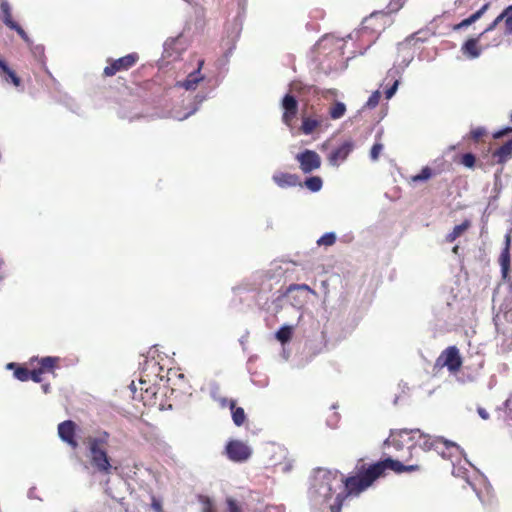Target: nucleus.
<instances>
[{
  "label": "nucleus",
  "instance_id": "393cba45",
  "mask_svg": "<svg viewBox=\"0 0 512 512\" xmlns=\"http://www.w3.org/2000/svg\"><path fill=\"white\" fill-rule=\"evenodd\" d=\"M398 77H399V71L397 69H390L388 71L386 79L391 78L393 80V84L385 91L386 99H391L395 95V93L398 89V86H399Z\"/></svg>",
  "mask_w": 512,
  "mask_h": 512
},
{
  "label": "nucleus",
  "instance_id": "7c9ffc66",
  "mask_svg": "<svg viewBox=\"0 0 512 512\" xmlns=\"http://www.w3.org/2000/svg\"><path fill=\"white\" fill-rule=\"evenodd\" d=\"M292 330L293 327L289 325L282 326L277 332H276V339L280 341L282 344L288 342L291 339L292 336Z\"/></svg>",
  "mask_w": 512,
  "mask_h": 512
},
{
  "label": "nucleus",
  "instance_id": "aec40b11",
  "mask_svg": "<svg viewBox=\"0 0 512 512\" xmlns=\"http://www.w3.org/2000/svg\"><path fill=\"white\" fill-rule=\"evenodd\" d=\"M205 99H206V96L203 94L195 95L191 104H189V106L186 108L187 112L181 113L179 111H174L173 115H172L173 118H175L179 121H183V120L187 119L189 116L194 114L199 109V106L202 104V102Z\"/></svg>",
  "mask_w": 512,
  "mask_h": 512
},
{
  "label": "nucleus",
  "instance_id": "7ed1b4c3",
  "mask_svg": "<svg viewBox=\"0 0 512 512\" xmlns=\"http://www.w3.org/2000/svg\"><path fill=\"white\" fill-rule=\"evenodd\" d=\"M110 435L106 431L88 436L85 440L90 465L101 475H111L117 470L114 460L108 455Z\"/></svg>",
  "mask_w": 512,
  "mask_h": 512
},
{
  "label": "nucleus",
  "instance_id": "680f3d73",
  "mask_svg": "<svg viewBox=\"0 0 512 512\" xmlns=\"http://www.w3.org/2000/svg\"><path fill=\"white\" fill-rule=\"evenodd\" d=\"M463 22V25H465L466 27L470 26L471 24H473V22L470 20V18H466L464 20H462Z\"/></svg>",
  "mask_w": 512,
  "mask_h": 512
},
{
  "label": "nucleus",
  "instance_id": "a878e982",
  "mask_svg": "<svg viewBox=\"0 0 512 512\" xmlns=\"http://www.w3.org/2000/svg\"><path fill=\"white\" fill-rule=\"evenodd\" d=\"M470 227V221L465 220L463 223L456 225L453 230L447 234L446 241L449 243L454 242L458 237H460L468 228Z\"/></svg>",
  "mask_w": 512,
  "mask_h": 512
},
{
  "label": "nucleus",
  "instance_id": "f03ea898",
  "mask_svg": "<svg viewBox=\"0 0 512 512\" xmlns=\"http://www.w3.org/2000/svg\"><path fill=\"white\" fill-rule=\"evenodd\" d=\"M384 445H393L398 450L404 446L411 448L414 445H418L426 451L435 450L443 458L464 455V451L456 443L441 437L431 438L419 429L392 431L390 437L384 441Z\"/></svg>",
  "mask_w": 512,
  "mask_h": 512
},
{
  "label": "nucleus",
  "instance_id": "49530a36",
  "mask_svg": "<svg viewBox=\"0 0 512 512\" xmlns=\"http://www.w3.org/2000/svg\"><path fill=\"white\" fill-rule=\"evenodd\" d=\"M485 133H486L485 128H483V127H477V128H475V129L471 130V132H470V137H471L473 140L477 141V140H479L482 136H484V135H485Z\"/></svg>",
  "mask_w": 512,
  "mask_h": 512
},
{
  "label": "nucleus",
  "instance_id": "58836bf2",
  "mask_svg": "<svg viewBox=\"0 0 512 512\" xmlns=\"http://www.w3.org/2000/svg\"><path fill=\"white\" fill-rule=\"evenodd\" d=\"M432 176V170L429 167H424L421 172L412 177L414 182L426 181Z\"/></svg>",
  "mask_w": 512,
  "mask_h": 512
},
{
  "label": "nucleus",
  "instance_id": "39448f33",
  "mask_svg": "<svg viewBox=\"0 0 512 512\" xmlns=\"http://www.w3.org/2000/svg\"><path fill=\"white\" fill-rule=\"evenodd\" d=\"M452 474L455 477L465 479L467 484L476 493L481 503L485 504L488 501L491 487L487 481V478L482 473L476 470L477 476L474 479H471L468 476V470L465 466L461 465V463H453Z\"/></svg>",
  "mask_w": 512,
  "mask_h": 512
},
{
  "label": "nucleus",
  "instance_id": "052dcab7",
  "mask_svg": "<svg viewBox=\"0 0 512 512\" xmlns=\"http://www.w3.org/2000/svg\"><path fill=\"white\" fill-rule=\"evenodd\" d=\"M16 367H19V366L16 363H13V362L8 363L7 366H6V368L8 370H14V371H15Z\"/></svg>",
  "mask_w": 512,
  "mask_h": 512
},
{
  "label": "nucleus",
  "instance_id": "e433bc0d",
  "mask_svg": "<svg viewBox=\"0 0 512 512\" xmlns=\"http://www.w3.org/2000/svg\"><path fill=\"white\" fill-rule=\"evenodd\" d=\"M59 358L46 356L40 359V369L43 371H48L54 368L55 364L58 362Z\"/></svg>",
  "mask_w": 512,
  "mask_h": 512
},
{
  "label": "nucleus",
  "instance_id": "ea45409f",
  "mask_svg": "<svg viewBox=\"0 0 512 512\" xmlns=\"http://www.w3.org/2000/svg\"><path fill=\"white\" fill-rule=\"evenodd\" d=\"M380 96L381 94L378 90L374 91L368 98L365 106L368 108H375L379 103Z\"/></svg>",
  "mask_w": 512,
  "mask_h": 512
},
{
  "label": "nucleus",
  "instance_id": "a211bd4d",
  "mask_svg": "<svg viewBox=\"0 0 512 512\" xmlns=\"http://www.w3.org/2000/svg\"><path fill=\"white\" fill-rule=\"evenodd\" d=\"M373 465L378 466L376 471H377L379 478L385 474V471L387 469L393 470L394 472L401 474V473H403V468H404V464H402L400 461L394 460L392 458H386L384 460L374 463Z\"/></svg>",
  "mask_w": 512,
  "mask_h": 512
},
{
  "label": "nucleus",
  "instance_id": "37998d69",
  "mask_svg": "<svg viewBox=\"0 0 512 512\" xmlns=\"http://www.w3.org/2000/svg\"><path fill=\"white\" fill-rule=\"evenodd\" d=\"M12 30L16 31L17 34L28 44V45H31L32 44V41L31 39L29 38V36L27 35V33L22 29V27L17 23L16 25H14L12 28Z\"/></svg>",
  "mask_w": 512,
  "mask_h": 512
},
{
  "label": "nucleus",
  "instance_id": "e2e57ef3",
  "mask_svg": "<svg viewBox=\"0 0 512 512\" xmlns=\"http://www.w3.org/2000/svg\"><path fill=\"white\" fill-rule=\"evenodd\" d=\"M42 390H43L44 393H49L50 385L49 384L42 385Z\"/></svg>",
  "mask_w": 512,
  "mask_h": 512
},
{
  "label": "nucleus",
  "instance_id": "b1692460",
  "mask_svg": "<svg viewBox=\"0 0 512 512\" xmlns=\"http://www.w3.org/2000/svg\"><path fill=\"white\" fill-rule=\"evenodd\" d=\"M0 9L2 12V21L10 29L17 24L12 19V8L7 0H2L0 3Z\"/></svg>",
  "mask_w": 512,
  "mask_h": 512
},
{
  "label": "nucleus",
  "instance_id": "3c124183",
  "mask_svg": "<svg viewBox=\"0 0 512 512\" xmlns=\"http://www.w3.org/2000/svg\"><path fill=\"white\" fill-rule=\"evenodd\" d=\"M228 512H240V509L235 500L229 498L227 500Z\"/></svg>",
  "mask_w": 512,
  "mask_h": 512
},
{
  "label": "nucleus",
  "instance_id": "f8f14e48",
  "mask_svg": "<svg viewBox=\"0 0 512 512\" xmlns=\"http://www.w3.org/2000/svg\"><path fill=\"white\" fill-rule=\"evenodd\" d=\"M504 21L505 34H512V5L506 7L486 28L479 34V37H483L486 33L493 31L500 22Z\"/></svg>",
  "mask_w": 512,
  "mask_h": 512
},
{
  "label": "nucleus",
  "instance_id": "69168bd1",
  "mask_svg": "<svg viewBox=\"0 0 512 512\" xmlns=\"http://www.w3.org/2000/svg\"><path fill=\"white\" fill-rule=\"evenodd\" d=\"M465 464H468L469 466H472V464L467 459H465Z\"/></svg>",
  "mask_w": 512,
  "mask_h": 512
},
{
  "label": "nucleus",
  "instance_id": "473e14b6",
  "mask_svg": "<svg viewBox=\"0 0 512 512\" xmlns=\"http://www.w3.org/2000/svg\"><path fill=\"white\" fill-rule=\"evenodd\" d=\"M499 410L503 411V413H504V416H503L504 421L509 426H512V392H511L510 396L508 397V399L504 402V408L499 409Z\"/></svg>",
  "mask_w": 512,
  "mask_h": 512
},
{
  "label": "nucleus",
  "instance_id": "603ef678",
  "mask_svg": "<svg viewBox=\"0 0 512 512\" xmlns=\"http://www.w3.org/2000/svg\"><path fill=\"white\" fill-rule=\"evenodd\" d=\"M240 32H241V25L235 23L233 26V33H234L233 41H235V39L239 37Z\"/></svg>",
  "mask_w": 512,
  "mask_h": 512
},
{
  "label": "nucleus",
  "instance_id": "a18cd8bd",
  "mask_svg": "<svg viewBox=\"0 0 512 512\" xmlns=\"http://www.w3.org/2000/svg\"><path fill=\"white\" fill-rule=\"evenodd\" d=\"M405 1L406 0H391L388 5L389 12L399 11L405 4Z\"/></svg>",
  "mask_w": 512,
  "mask_h": 512
},
{
  "label": "nucleus",
  "instance_id": "5701e85b",
  "mask_svg": "<svg viewBox=\"0 0 512 512\" xmlns=\"http://www.w3.org/2000/svg\"><path fill=\"white\" fill-rule=\"evenodd\" d=\"M229 408L231 410L232 420L234 424L238 427L243 425L246 420V414L244 412V409L241 407H236L235 400H231L229 402Z\"/></svg>",
  "mask_w": 512,
  "mask_h": 512
},
{
  "label": "nucleus",
  "instance_id": "cd10ccee",
  "mask_svg": "<svg viewBox=\"0 0 512 512\" xmlns=\"http://www.w3.org/2000/svg\"><path fill=\"white\" fill-rule=\"evenodd\" d=\"M0 70L6 74V81H11L16 87L20 85V78L15 74L13 70L0 58Z\"/></svg>",
  "mask_w": 512,
  "mask_h": 512
},
{
  "label": "nucleus",
  "instance_id": "20e7f679",
  "mask_svg": "<svg viewBox=\"0 0 512 512\" xmlns=\"http://www.w3.org/2000/svg\"><path fill=\"white\" fill-rule=\"evenodd\" d=\"M377 468L378 466L373 464L368 467L363 465L356 475L343 476V486L338 494V502L330 505V512H341L343 503L348 496H357L368 489L379 478Z\"/></svg>",
  "mask_w": 512,
  "mask_h": 512
},
{
  "label": "nucleus",
  "instance_id": "79ce46f5",
  "mask_svg": "<svg viewBox=\"0 0 512 512\" xmlns=\"http://www.w3.org/2000/svg\"><path fill=\"white\" fill-rule=\"evenodd\" d=\"M488 8H489V3L484 4L478 11H476L475 13H473L472 15L469 16L470 20L473 23H475L484 15V13L488 10Z\"/></svg>",
  "mask_w": 512,
  "mask_h": 512
},
{
  "label": "nucleus",
  "instance_id": "f3484780",
  "mask_svg": "<svg viewBox=\"0 0 512 512\" xmlns=\"http://www.w3.org/2000/svg\"><path fill=\"white\" fill-rule=\"evenodd\" d=\"M272 180L280 188H289L302 185L299 176L291 173L276 172L273 174Z\"/></svg>",
  "mask_w": 512,
  "mask_h": 512
},
{
  "label": "nucleus",
  "instance_id": "4be33fe9",
  "mask_svg": "<svg viewBox=\"0 0 512 512\" xmlns=\"http://www.w3.org/2000/svg\"><path fill=\"white\" fill-rule=\"evenodd\" d=\"M512 155V140H508L501 147L494 152V157L497 158V163H505Z\"/></svg>",
  "mask_w": 512,
  "mask_h": 512
},
{
  "label": "nucleus",
  "instance_id": "6e6552de",
  "mask_svg": "<svg viewBox=\"0 0 512 512\" xmlns=\"http://www.w3.org/2000/svg\"><path fill=\"white\" fill-rule=\"evenodd\" d=\"M299 168L304 174L312 173L321 166V157L313 150L305 149L295 156Z\"/></svg>",
  "mask_w": 512,
  "mask_h": 512
},
{
  "label": "nucleus",
  "instance_id": "09e8293b",
  "mask_svg": "<svg viewBox=\"0 0 512 512\" xmlns=\"http://www.w3.org/2000/svg\"><path fill=\"white\" fill-rule=\"evenodd\" d=\"M211 395H212V397H213V399H214V400H216V401H218V402H219V404L221 405V407L229 406V402H230L231 400H228V399H227V398H225V397H220V396L218 397V396L216 395V391H214V390L211 392Z\"/></svg>",
  "mask_w": 512,
  "mask_h": 512
},
{
  "label": "nucleus",
  "instance_id": "1a4fd4ad",
  "mask_svg": "<svg viewBox=\"0 0 512 512\" xmlns=\"http://www.w3.org/2000/svg\"><path fill=\"white\" fill-rule=\"evenodd\" d=\"M387 15L383 12H373L370 16L366 17L361 24V28L357 34L364 35L367 31L380 34L384 29Z\"/></svg>",
  "mask_w": 512,
  "mask_h": 512
},
{
  "label": "nucleus",
  "instance_id": "338daca9",
  "mask_svg": "<svg viewBox=\"0 0 512 512\" xmlns=\"http://www.w3.org/2000/svg\"><path fill=\"white\" fill-rule=\"evenodd\" d=\"M140 383H141L142 385H144V384H146V381H144L143 379H141V380H140Z\"/></svg>",
  "mask_w": 512,
  "mask_h": 512
},
{
  "label": "nucleus",
  "instance_id": "13d9d810",
  "mask_svg": "<svg viewBox=\"0 0 512 512\" xmlns=\"http://www.w3.org/2000/svg\"><path fill=\"white\" fill-rule=\"evenodd\" d=\"M203 512H214L209 499H206V501H205V506L203 508Z\"/></svg>",
  "mask_w": 512,
  "mask_h": 512
},
{
  "label": "nucleus",
  "instance_id": "bb28decb",
  "mask_svg": "<svg viewBox=\"0 0 512 512\" xmlns=\"http://www.w3.org/2000/svg\"><path fill=\"white\" fill-rule=\"evenodd\" d=\"M329 46H338L339 49H342V40L335 39L333 36L326 35L322 39H320L317 44V50L325 49Z\"/></svg>",
  "mask_w": 512,
  "mask_h": 512
},
{
  "label": "nucleus",
  "instance_id": "4c0bfd02",
  "mask_svg": "<svg viewBox=\"0 0 512 512\" xmlns=\"http://www.w3.org/2000/svg\"><path fill=\"white\" fill-rule=\"evenodd\" d=\"M14 377L19 381L25 382L30 377V371L25 367H16L14 371Z\"/></svg>",
  "mask_w": 512,
  "mask_h": 512
},
{
  "label": "nucleus",
  "instance_id": "de8ad7c7",
  "mask_svg": "<svg viewBox=\"0 0 512 512\" xmlns=\"http://www.w3.org/2000/svg\"><path fill=\"white\" fill-rule=\"evenodd\" d=\"M44 371L42 369H38V370H33V371H30V377L29 379H31L32 381L36 382V383H40L42 381V373Z\"/></svg>",
  "mask_w": 512,
  "mask_h": 512
},
{
  "label": "nucleus",
  "instance_id": "bf43d9fd",
  "mask_svg": "<svg viewBox=\"0 0 512 512\" xmlns=\"http://www.w3.org/2000/svg\"><path fill=\"white\" fill-rule=\"evenodd\" d=\"M274 270V274L271 277H280L283 274L281 267H277L276 269H270V271Z\"/></svg>",
  "mask_w": 512,
  "mask_h": 512
},
{
  "label": "nucleus",
  "instance_id": "c03bdc74",
  "mask_svg": "<svg viewBox=\"0 0 512 512\" xmlns=\"http://www.w3.org/2000/svg\"><path fill=\"white\" fill-rule=\"evenodd\" d=\"M475 156L472 153H466L462 157V164L468 168H472L475 165Z\"/></svg>",
  "mask_w": 512,
  "mask_h": 512
},
{
  "label": "nucleus",
  "instance_id": "4d7b16f0",
  "mask_svg": "<svg viewBox=\"0 0 512 512\" xmlns=\"http://www.w3.org/2000/svg\"><path fill=\"white\" fill-rule=\"evenodd\" d=\"M338 418L339 416L337 414H334L333 417L327 421L328 425L330 427H335L338 422Z\"/></svg>",
  "mask_w": 512,
  "mask_h": 512
},
{
  "label": "nucleus",
  "instance_id": "c9c22d12",
  "mask_svg": "<svg viewBox=\"0 0 512 512\" xmlns=\"http://www.w3.org/2000/svg\"><path fill=\"white\" fill-rule=\"evenodd\" d=\"M336 238L334 232H327L317 240V244L318 246H332L336 242Z\"/></svg>",
  "mask_w": 512,
  "mask_h": 512
},
{
  "label": "nucleus",
  "instance_id": "774afa93",
  "mask_svg": "<svg viewBox=\"0 0 512 512\" xmlns=\"http://www.w3.org/2000/svg\"><path fill=\"white\" fill-rule=\"evenodd\" d=\"M29 496H34V493H32V491H29Z\"/></svg>",
  "mask_w": 512,
  "mask_h": 512
},
{
  "label": "nucleus",
  "instance_id": "f257e3e1",
  "mask_svg": "<svg viewBox=\"0 0 512 512\" xmlns=\"http://www.w3.org/2000/svg\"><path fill=\"white\" fill-rule=\"evenodd\" d=\"M342 486L343 474L339 470L322 467L314 469L308 489L311 505L321 510H330L331 504H337Z\"/></svg>",
  "mask_w": 512,
  "mask_h": 512
},
{
  "label": "nucleus",
  "instance_id": "2eb2a0df",
  "mask_svg": "<svg viewBox=\"0 0 512 512\" xmlns=\"http://www.w3.org/2000/svg\"><path fill=\"white\" fill-rule=\"evenodd\" d=\"M75 427V423L71 420H66L58 425L59 437L73 449L78 447V443L75 440Z\"/></svg>",
  "mask_w": 512,
  "mask_h": 512
},
{
  "label": "nucleus",
  "instance_id": "ddd939ff",
  "mask_svg": "<svg viewBox=\"0 0 512 512\" xmlns=\"http://www.w3.org/2000/svg\"><path fill=\"white\" fill-rule=\"evenodd\" d=\"M437 362H441V364L446 366L451 372L457 371L462 364L459 351L455 346H451L445 349L441 356L438 358Z\"/></svg>",
  "mask_w": 512,
  "mask_h": 512
},
{
  "label": "nucleus",
  "instance_id": "9d476101",
  "mask_svg": "<svg viewBox=\"0 0 512 512\" xmlns=\"http://www.w3.org/2000/svg\"><path fill=\"white\" fill-rule=\"evenodd\" d=\"M138 58L136 53H131L116 60H109L110 64L104 68L103 73L105 76L110 77L117 72L128 70L135 65Z\"/></svg>",
  "mask_w": 512,
  "mask_h": 512
},
{
  "label": "nucleus",
  "instance_id": "8fccbe9b",
  "mask_svg": "<svg viewBox=\"0 0 512 512\" xmlns=\"http://www.w3.org/2000/svg\"><path fill=\"white\" fill-rule=\"evenodd\" d=\"M151 507L155 512H162V503L155 496L152 497Z\"/></svg>",
  "mask_w": 512,
  "mask_h": 512
},
{
  "label": "nucleus",
  "instance_id": "dca6fc26",
  "mask_svg": "<svg viewBox=\"0 0 512 512\" xmlns=\"http://www.w3.org/2000/svg\"><path fill=\"white\" fill-rule=\"evenodd\" d=\"M203 63L204 61L200 60L197 69L189 73L184 81L177 82L175 87L184 88L185 90H195L199 82H201L204 78L201 74V67Z\"/></svg>",
  "mask_w": 512,
  "mask_h": 512
},
{
  "label": "nucleus",
  "instance_id": "0eeeda50",
  "mask_svg": "<svg viewBox=\"0 0 512 512\" xmlns=\"http://www.w3.org/2000/svg\"><path fill=\"white\" fill-rule=\"evenodd\" d=\"M225 452L229 460L239 463L247 461L252 454L251 448L240 440L229 441Z\"/></svg>",
  "mask_w": 512,
  "mask_h": 512
},
{
  "label": "nucleus",
  "instance_id": "c85d7f7f",
  "mask_svg": "<svg viewBox=\"0 0 512 512\" xmlns=\"http://www.w3.org/2000/svg\"><path fill=\"white\" fill-rule=\"evenodd\" d=\"M320 125V121L317 119L305 117L302 120L301 131L305 135H310Z\"/></svg>",
  "mask_w": 512,
  "mask_h": 512
},
{
  "label": "nucleus",
  "instance_id": "4468645a",
  "mask_svg": "<svg viewBox=\"0 0 512 512\" xmlns=\"http://www.w3.org/2000/svg\"><path fill=\"white\" fill-rule=\"evenodd\" d=\"M354 148L352 141H345L339 147L331 151L328 155L329 165L338 167L344 162Z\"/></svg>",
  "mask_w": 512,
  "mask_h": 512
},
{
  "label": "nucleus",
  "instance_id": "0e129e2a",
  "mask_svg": "<svg viewBox=\"0 0 512 512\" xmlns=\"http://www.w3.org/2000/svg\"><path fill=\"white\" fill-rule=\"evenodd\" d=\"M463 28H466V26L463 25L462 21L460 23H458L457 25H455V27H454L455 30H459V29H463Z\"/></svg>",
  "mask_w": 512,
  "mask_h": 512
},
{
  "label": "nucleus",
  "instance_id": "a19ab883",
  "mask_svg": "<svg viewBox=\"0 0 512 512\" xmlns=\"http://www.w3.org/2000/svg\"><path fill=\"white\" fill-rule=\"evenodd\" d=\"M382 150H383V145L381 143H375L370 150L371 160L377 161Z\"/></svg>",
  "mask_w": 512,
  "mask_h": 512
},
{
  "label": "nucleus",
  "instance_id": "412c9836",
  "mask_svg": "<svg viewBox=\"0 0 512 512\" xmlns=\"http://www.w3.org/2000/svg\"><path fill=\"white\" fill-rule=\"evenodd\" d=\"M510 244H511V237L509 234L505 236V247L502 250L499 258L500 266H501V272L504 278L507 277L509 268H510Z\"/></svg>",
  "mask_w": 512,
  "mask_h": 512
},
{
  "label": "nucleus",
  "instance_id": "2f4dec72",
  "mask_svg": "<svg viewBox=\"0 0 512 512\" xmlns=\"http://www.w3.org/2000/svg\"><path fill=\"white\" fill-rule=\"evenodd\" d=\"M304 184L311 192H318L322 188L323 181L319 176H312L307 178Z\"/></svg>",
  "mask_w": 512,
  "mask_h": 512
},
{
  "label": "nucleus",
  "instance_id": "6ab92c4d",
  "mask_svg": "<svg viewBox=\"0 0 512 512\" xmlns=\"http://www.w3.org/2000/svg\"><path fill=\"white\" fill-rule=\"evenodd\" d=\"M482 37L469 38L464 42L461 47V52L469 59H477L482 53V47L478 45L479 40Z\"/></svg>",
  "mask_w": 512,
  "mask_h": 512
},
{
  "label": "nucleus",
  "instance_id": "423d86ee",
  "mask_svg": "<svg viewBox=\"0 0 512 512\" xmlns=\"http://www.w3.org/2000/svg\"><path fill=\"white\" fill-rule=\"evenodd\" d=\"M303 89H305V86L302 83L292 82L289 85V92L282 98V121L289 127H291L292 121L296 118L298 113V101L296 99V95L300 94Z\"/></svg>",
  "mask_w": 512,
  "mask_h": 512
},
{
  "label": "nucleus",
  "instance_id": "864d4df0",
  "mask_svg": "<svg viewBox=\"0 0 512 512\" xmlns=\"http://www.w3.org/2000/svg\"><path fill=\"white\" fill-rule=\"evenodd\" d=\"M477 412L482 419L487 420L489 418V414L484 408L479 407Z\"/></svg>",
  "mask_w": 512,
  "mask_h": 512
},
{
  "label": "nucleus",
  "instance_id": "72a5a7b5",
  "mask_svg": "<svg viewBox=\"0 0 512 512\" xmlns=\"http://www.w3.org/2000/svg\"><path fill=\"white\" fill-rule=\"evenodd\" d=\"M294 292H299L301 294H303L304 292L311 293L313 295L316 294V292L313 289H311L307 284H291L286 290V295H290Z\"/></svg>",
  "mask_w": 512,
  "mask_h": 512
},
{
  "label": "nucleus",
  "instance_id": "6e6d98bb",
  "mask_svg": "<svg viewBox=\"0 0 512 512\" xmlns=\"http://www.w3.org/2000/svg\"><path fill=\"white\" fill-rule=\"evenodd\" d=\"M32 52L35 54V55H42L43 52H44V47L41 46V45H36L32 48Z\"/></svg>",
  "mask_w": 512,
  "mask_h": 512
},
{
  "label": "nucleus",
  "instance_id": "5fc2aeb1",
  "mask_svg": "<svg viewBox=\"0 0 512 512\" xmlns=\"http://www.w3.org/2000/svg\"><path fill=\"white\" fill-rule=\"evenodd\" d=\"M419 469L418 465H404L403 473L404 472H414Z\"/></svg>",
  "mask_w": 512,
  "mask_h": 512
},
{
  "label": "nucleus",
  "instance_id": "9b49d317",
  "mask_svg": "<svg viewBox=\"0 0 512 512\" xmlns=\"http://www.w3.org/2000/svg\"><path fill=\"white\" fill-rule=\"evenodd\" d=\"M163 47V56L171 60H176L181 56L182 52L186 50L187 43L185 38L179 35L175 38L168 39Z\"/></svg>",
  "mask_w": 512,
  "mask_h": 512
},
{
  "label": "nucleus",
  "instance_id": "f704fd0d",
  "mask_svg": "<svg viewBox=\"0 0 512 512\" xmlns=\"http://www.w3.org/2000/svg\"><path fill=\"white\" fill-rule=\"evenodd\" d=\"M287 296L289 297L291 304L297 308H301L307 302V296L299 292H294Z\"/></svg>",
  "mask_w": 512,
  "mask_h": 512
},
{
  "label": "nucleus",
  "instance_id": "c756f323",
  "mask_svg": "<svg viewBox=\"0 0 512 512\" xmlns=\"http://www.w3.org/2000/svg\"><path fill=\"white\" fill-rule=\"evenodd\" d=\"M346 112V106L342 102H336L333 104V106L329 109V115L333 120L340 119L344 116Z\"/></svg>",
  "mask_w": 512,
  "mask_h": 512
}]
</instances>
